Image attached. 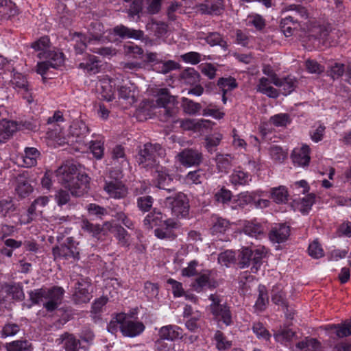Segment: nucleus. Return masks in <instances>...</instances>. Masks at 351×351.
I'll return each mask as SVG.
<instances>
[{
	"label": "nucleus",
	"mask_w": 351,
	"mask_h": 351,
	"mask_svg": "<svg viewBox=\"0 0 351 351\" xmlns=\"http://www.w3.org/2000/svg\"><path fill=\"white\" fill-rule=\"evenodd\" d=\"M289 234V226L284 223H280L271 228L269 237L273 243H281L287 240Z\"/></svg>",
	"instance_id": "21"
},
{
	"label": "nucleus",
	"mask_w": 351,
	"mask_h": 351,
	"mask_svg": "<svg viewBox=\"0 0 351 351\" xmlns=\"http://www.w3.org/2000/svg\"><path fill=\"white\" fill-rule=\"evenodd\" d=\"M274 84L281 88L283 95H288L294 90L296 80L290 76L284 78L278 77L274 81Z\"/></svg>",
	"instance_id": "34"
},
{
	"label": "nucleus",
	"mask_w": 351,
	"mask_h": 351,
	"mask_svg": "<svg viewBox=\"0 0 351 351\" xmlns=\"http://www.w3.org/2000/svg\"><path fill=\"white\" fill-rule=\"evenodd\" d=\"M252 330L258 339L269 341L271 338V334L261 322H254L252 324Z\"/></svg>",
	"instance_id": "56"
},
{
	"label": "nucleus",
	"mask_w": 351,
	"mask_h": 351,
	"mask_svg": "<svg viewBox=\"0 0 351 351\" xmlns=\"http://www.w3.org/2000/svg\"><path fill=\"white\" fill-rule=\"evenodd\" d=\"M315 195L314 194H309L300 199V210L303 213H308L313 204L315 203Z\"/></svg>",
	"instance_id": "63"
},
{
	"label": "nucleus",
	"mask_w": 351,
	"mask_h": 351,
	"mask_svg": "<svg viewBox=\"0 0 351 351\" xmlns=\"http://www.w3.org/2000/svg\"><path fill=\"white\" fill-rule=\"evenodd\" d=\"M49 197L47 196H40L36 198L30 205L27 210L29 219L28 221H32V217L36 215L37 213H42L43 208L49 204Z\"/></svg>",
	"instance_id": "31"
},
{
	"label": "nucleus",
	"mask_w": 351,
	"mask_h": 351,
	"mask_svg": "<svg viewBox=\"0 0 351 351\" xmlns=\"http://www.w3.org/2000/svg\"><path fill=\"white\" fill-rule=\"evenodd\" d=\"M326 330L333 332L339 338H343L351 335V322H345L338 324H329Z\"/></svg>",
	"instance_id": "30"
},
{
	"label": "nucleus",
	"mask_w": 351,
	"mask_h": 351,
	"mask_svg": "<svg viewBox=\"0 0 351 351\" xmlns=\"http://www.w3.org/2000/svg\"><path fill=\"white\" fill-rule=\"evenodd\" d=\"M166 202L170 204L171 211L177 217H186L189 213V199L183 193H178L173 197H168Z\"/></svg>",
	"instance_id": "10"
},
{
	"label": "nucleus",
	"mask_w": 351,
	"mask_h": 351,
	"mask_svg": "<svg viewBox=\"0 0 351 351\" xmlns=\"http://www.w3.org/2000/svg\"><path fill=\"white\" fill-rule=\"evenodd\" d=\"M285 292L279 286L274 287L271 290V301L276 305L284 307L288 311V306Z\"/></svg>",
	"instance_id": "45"
},
{
	"label": "nucleus",
	"mask_w": 351,
	"mask_h": 351,
	"mask_svg": "<svg viewBox=\"0 0 351 351\" xmlns=\"http://www.w3.org/2000/svg\"><path fill=\"white\" fill-rule=\"evenodd\" d=\"M294 336L295 332L286 328H280L274 334L275 340L282 344H287V343L290 342Z\"/></svg>",
	"instance_id": "44"
},
{
	"label": "nucleus",
	"mask_w": 351,
	"mask_h": 351,
	"mask_svg": "<svg viewBox=\"0 0 351 351\" xmlns=\"http://www.w3.org/2000/svg\"><path fill=\"white\" fill-rule=\"evenodd\" d=\"M89 132L88 127L82 120L75 119L69 127V137L73 138L72 142L82 143Z\"/></svg>",
	"instance_id": "15"
},
{
	"label": "nucleus",
	"mask_w": 351,
	"mask_h": 351,
	"mask_svg": "<svg viewBox=\"0 0 351 351\" xmlns=\"http://www.w3.org/2000/svg\"><path fill=\"white\" fill-rule=\"evenodd\" d=\"M114 231L118 243L122 247H128L130 245V235L128 231L121 226H115Z\"/></svg>",
	"instance_id": "42"
},
{
	"label": "nucleus",
	"mask_w": 351,
	"mask_h": 351,
	"mask_svg": "<svg viewBox=\"0 0 351 351\" xmlns=\"http://www.w3.org/2000/svg\"><path fill=\"white\" fill-rule=\"evenodd\" d=\"M125 313H118L115 317H112L108 325V330L111 333H116L119 330L121 331V326Z\"/></svg>",
	"instance_id": "54"
},
{
	"label": "nucleus",
	"mask_w": 351,
	"mask_h": 351,
	"mask_svg": "<svg viewBox=\"0 0 351 351\" xmlns=\"http://www.w3.org/2000/svg\"><path fill=\"white\" fill-rule=\"evenodd\" d=\"M197 10L203 14H220L223 10V0H206L197 6Z\"/></svg>",
	"instance_id": "20"
},
{
	"label": "nucleus",
	"mask_w": 351,
	"mask_h": 351,
	"mask_svg": "<svg viewBox=\"0 0 351 351\" xmlns=\"http://www.w3.org/2000/svg\"><path fill=\"white\" fill-rule=\"evenodd\" d=\"M89 148L97 159H101L104 156V143L101 141H90Z\"/></svg>",
	"instance_id": "62"
},
{
	"label": "nucleus",
	"mask_w": 351,
	"mask_h": 351,
	"mask_svg": "<svg viewBox=\"0 0 351 351\" xmlns=\"http://www.w3.org/2000/svg\"><path fill=\"white\" fill-rule=\"evenodd\" d=\"M339 31L330 26L320 25L315 27L310 36L315 38L323 46L328 47L337 44L339 38Z\"/></svg>",
	"instance_id": "6"
},
{
	"label": "nucleus",
	"mask_w": 351,
	"mask_h": 351,
	"mask_svg": "<svg viewBox=\"0 0 351 351\" xmlns=\"http://www.w3.org/2000/svg\"><path fill=\"white\" fill-rule=\"evenodd\" d=\"M205 173L204 170L198 169L195 171H189L185 176V182L188 184H201L204 178Z\"/></svg>",
	"instance_id": "51"
},
{
	"label": "nucleus",
	"mask_w": 351,
	"mask_h": 351,
	"mask_svg": "<svg viewBox=\"0 0 351 351\" xmlns=\"http://www.w3.org/2000/svg\"><path fill=\"white\" fill-rule=\"evenodd\" d=\"M180 77L183 83L194 85L199 82L200 75L194 68H187L182 72Z\"/></svg>",
	"instance_id": "39"
},
{
	"label": "nucleus",
	"mask_w": 351,
	"mask_h": 351,
	"mask_svg": "<svg viewBox=\"0 0 351 351\" xmlns=\"http://www.w3.org/2000/svg\"><path fill=\"white\" fill-rule=\"evenodd\" d=\"M144 62L149 65L154 71L167 74L179 68V64L174 60H165L160 53L147 51L144 54Z\"/></svg>",
	"instance_id": "4"
},
{
	"label": "nucleus",
	"mask_w": 351,
	"mask_h": 351,
	"mask_svg": "<svg viewBox=\"0 0 351 351\" xmlns=\"http://www.w3.org/2000/svg\"><path fill=\"white\" fill-rule=\"evenodd\" d=\"M161 340L175 341L182 338V329L177 325H167L161 327L158 331Z\"/></svg>",
	"instance_id": "19"
},
{
	"label": "nucleus",
	"mask_w": 351,
	"mask_h": 351,
	"mask_svg": "<svg viewBox=\"0 0 351 351\" xmlns=\"http://www.w3.org/2000/svg\"><path fill=\"white\" fill-rule=\"evenodd\" d=\"M52 254L55 260L72 259L76 261L80 258V251L71 237L66 239V243L53 247Z\"/></svg>",
	"instance_id": "7"
},
{
	"label": "nucleus",
	"mask_w": 351,
	"mask_h": 351,
	"mask_svg": "<svg viewBox=\"0 0 351 351\" xmlns=\"http://www.w3.org/2000/svg\"><path fill=\"white\" fill-rule=\"evenodd\" d=\"M222 138L221 134H214L213 135L207 136L205 138L206 145L205 147L209 152L215 151V147H217Z\"/></svg>",
	"instance_id": "59"
},
{
	"label": "nucleus",
	"mask_w": 351,
	"mask_h": 351,
	"mask_svg": "<svg viewBox=\"0 0 351 351\" xmlns=\"http://www.w3.org/2000/svg\"><path fill=\"white\" fill-rule=\"evenodd\" d=\"M289 193L285 186L274 187L270 190V197L276 204L285 203L288 200Z\"/></svg>",
	"instance_id": "38"
},
{
	"label": "nucleus",
	"mask_w": 351,
	"mask_h": 351,
	"mask_svg": "<svg viewBox=\"0 0 351 351\" xmlns=\"http://www.w3.org/2000/svg\"><path fill=\"white\" fill-rule=\"evenodd\" d=\"M104 191L110 197L114 199H123L128 195V189L119 179L105 180Z\"/></svg>",
	"instance_id": "14"
},
{
	"label": "nucleus",
	"mask_w": 351,
	"mask_h": 351,
	"mask_svg": "<svg viewBox=\"0 0 351 351\" xmlns=\"http://www.w3.org/2000/svg\"><path fill=\"white\" fill-rule=\"evenodd\" d=\"M233 157L230 154H217L216 162L218 169L221 172H227L232 166Z\"/></svg>",
	"instance_id": "48"
},
{
	"label": "nucleus",
	"mask_w": 351,
	"mask_h": 351,
	"mask_svg": "<svg viewBox=\"0 0 351 351\" xmlns=\"http://www.w3.org/2000/svg\"><path fill=\"white\" fill-rule=\"evenodd\" d=\"M64 121L62 113L60 111L55 112L52 117L48 118L47 123L50 125L49 130H51L49 132L51 133V137L60 136L62 131V127L60 124L63 123Z\"/></svg>",
	"instance_id": "27"
},
{
	"label": "nucleus",
	"mask_w": 351,
	"mask_h": 351,
	"mask_svg": "<svg viewBox=\"0 0 351 351\" xmlns=\"http://www.w3.org/2000/svg\"><path fill=\"white\" fill-rule=\"evenodd\" d=\"M219 88L222 93L226 94L237 87L238 84L234 77H221L217 82Z\"/></svg>",
	"instance_id": "46"
},
{
	"label": "nucleus",
	"mask_w": 351,
	"mask_h": 351,
	"mask_svg": "<svg viewBox=\"0 0 351 351\" xmlns=\"http://www.w3.org/2000/svg\"><path fill=\"white\" fill-rule=\"evenodd\" d=\"M38 56L40 59L45 60L37 64V72L42 75L46 74L49 68L56 69L64 62V55L62 52L38 53Z\"/></svg>",
	"instance_id": "8"
},
{
	"label": "nucleus",
	"mask_w": 351,
	"mask_h": 351,
	"mask_svg": "<svg viewBox=\"0 0 351 351\" xmlns=\"http://www.w3.org/2000/svg\"><path fill=\"white\" fill-rule=\"evenodd\" d=\"M181 226L180 223L172 218H167L162 226L154 230V235L159 239L172 241L177 237L176 230Z\"/></svg>",
	"instance_id": "12"
},
{
	"label": "nucleus",
	"mask_w": 351,
	"mask_h": 351,
	"mask_svg": "<svg viewBox=\"0 0 351 351\" xmlns=\"http://www.w3.org/2000/svg\"><path fill=\"white\" fill-rule=\"evenodd\" d=\"M58 182L68 189L73 196L80 197L87 190L89 178L85 173H80L75 165L68 162L56 171Z\"/></svg>",
	"instance_id": "1"
},
{
	"label": "nucleus",
	"mask_w": 351,
	"mask_h": 351,
	"mask_svg": "<svg viewBox=\"0 0 351 351\" xmlns=\"http://www.w3.org/2000/svg\"><path fill=\"white\" fill-rule=\"evenodd\" d=\"M182 105L184 111L189 114H195L202 109V106L199 103L195 102L186 97L182 99Z\"/></svg>",
	"instance_id": "52"
},
{
	"label": "nucleus",
	"mask_w": 351,
	"mask_h": 351,
	"mask_svg": "<svg viewBox=\"0 0 351 351\" xmlns=\"http://www.w3.org/2000/svg\"><path fill=\"white\" fill-rule=\"evenodd\" d=\"M208 299L211 301L209 308L215 318L226 326H230L232 324V313L223 298L217 294H210Z\"/></svg>",
	"instance_id": "5"
},
{
	"label": "nucleus",
	"mask_w": 351,
	"mask_h": 351,
	"mask_svg": "<svg viewBox=\"0 0 351 351\" xmlns=\"http://www.w3.org/2000/svg\"><path fill=\"white\" fill-rule=\"evenodd\" d=\"M112 163L116 165L119 164L121 167H124L128 165L127 161L126 156L125 154L124 147L121 145H116L112 150L111 152Z\"/></svg>",
	"instance_id": "40"
},
{
	"label": "nucleus",
	"mask_w": 351,
	"mask_h": 351,
	"mask_svg": "<svg viewBox=\"0 0 351 351\" xmlns=\"http://www.w3.org/2000/svg\"><path fill=\"white\" fill-rule=\"evenodd\" d=\"M19 331L20 326L19 324L12 322H8L3 326L1 331V336L3 338L12 337L16 335Z\"/></svg>",
	"instance_id": "58"
},
{
	"label": "nucleus",
	"mask_w": 351,
	"mask_h": 351,
	"mask_svg": "<svg viewBox=\"0 0 351 351\" xmlns=\"http://www.w3.org/2000/svg\"><path fill=\"white\" fill-rule=\"evenodd\" d=\"M319 348V343L314 338L306 337L295 345L294 351H317Z\"/></svg>",
	"instance_id": "37"
},
{
	"label": "nucleus",
	"mask_w": 351,
	"mask_h": 351,
	"mask_svg": "<svg viewBox=\"0 0 351 351\" xmlns=\"http://www.w3.org/2000/svg\"><path fill=\"white\" fill-rule=\"evenodd\" d=\"M216 348L219 350H226L232 346V341H228L224 334L220 331L217 330L214 335Z\"/></svg>",
	"instance_id": "53"
},
{
	"label": "nucleus",
	"mask_w": 351,
	"mask_h": 351,
	"mask_svg": "<svg viewBox=\"0 0 351 351\" xmlns=\"http://www.w3.org/2000/svg\"><path fill=\"white\" fill-rule=\"evenodd\" d=\"M21 124L14 121L3 119L0 121V143H5L19 130Z\"/></svg>",
	"instance_id": "22"
},
{
	"label": "nucleus",
	"mask_w": 351,
	"mask_h": 351,
	"mask_svg": "<svg viewBox=\"0 0 351 351\" xmlns=\"http://www.w3.org/2000/svg\"><path fill=\"white\" fill-rule=\"evenodd\" d=\"M263 228L260 223L246 221L244 224L243 232L252 237H258L263 234Z\"/></svg>",
	"instance_id": "47"
},
{
	"label": "nucleus",
	"mask_w": 351,
	"mask_h": 351,
	"mask_svg": "<svg viewBox=\"0 0 351 351\" xmlns=\"http://www.w3.org/2000/svg\"><path fill=\"white\" fill-rule=\"evenodd\" d=\"M154 203V199L150 195L141 196L137 198V207L142 212L150 210Z\"/></svg>",
	"instance_id": "60"
},
{
	"label": "nucleus",
	"mask_w": 351,
	"mask_h": 351,
	"mask_svg": "<svg viewBox=\"0 0 351 351\" xmlns=\"http://www.w3.org/2000/svg\"><path fill=\"white\" fill-rule=\"evenodd\" d=\"M49 38L47 36H43L38 39L37 41L33 43L32 44V47L36 51H40L39 53L55 52L54 51H51L49 49Z\"/></svg>",
	"instance_id": "57"
},
{
	"label": "nucleus",
	"mask_w": 351,
	"mask_h": 351,
	"mask_svg": "<svg viewBox=\"0 0 351 351\" xmlns=\"http://www.w3.org/2000/svg\"><path fill=\"white\" fill-rule=\"evenodd\" d=\"M176 158L184 167H190L200 165L203 160V156L202 152L197 149L186 148L179 152Z\"/></svg>",
	"instance_id": "13"
},
{
	"label": "nucleus",
	"mask_w": 351,
	"mask_h": 351,
	"mask_svg": "<svg viewBox=\"0 0 351 351\" xmlns=\"http://www.w3.org/2000/svg\"><path fill=\"white\" fill-rule=\"evenodd\" d=\"M310 149L308 145H303L300 148L294 149L291 154V158L294 164L298 166L305 167L310 162Z\"/></svg>",
	"instance_id": "26"
},
{
	"label": "nucleus",
	"mask_w": 351,
	"mask_h": 351,
	"mask_svg": "<svg viewBox=\"0 0 351 351\" xmlns=\"http://www.w3.org/2000/svg\"><path fill=\"white\" fill-rule=\"evenodd\" d=\"M14 5L11 1L5 0L0 7V18L8 19L16 13Z\"/></svg>",
	"instance_id": "55"
},
{
	"label": "nucleus",
	"mask_w": 351,
	"mask_h": 351,
	"mask_svg": "<svg viewBox=\"0 0 351 351\" xmlns=\"http://www.w3.org/2000/svg\"><path fill=\"white\" fill-rule=\"evenodd\" d=\"M268 302L269 298L265 287L264 286H259L258 296L254 304L255 309L258 311H263L265 309Z\"/></svg>",
	"instance_id": "49"
},
{
	"label": "nucleus",
	"mask_w": 351,
	"mask_h": 351,
	"mask_svg": "<svg viewBox=\"0 0 351 351\" xmlns=\"http://www.w3.org/2000/svg\"><path fill=\"white\" fill-rule=\"evenodd\" d=\"M79 68L90 75L97 73L100 69L99 60L95 56H88L84 62L79 64Z\"/></svg>",
	"instance_id": "35"
},
{
	"label": "nucleus",
	"mask_w": 351,
	"mask_h": 351,
	"mask_svg": "<svg viewBox=\"0 0 351 351\" xmlns=\"http://www.w3.org/2000/svg\"><path fill=\"white\" fill-rule=\"evenodd\" d=\"M80 227L84 232L96 238H98L99 235L103 231V227L99 224L91 223L86 219L82 220Z\"/></svg>",
	"instance_id": "41"
},
{
	"label": "nucleus",
	"mask_w": 351,
	"mask_h": 351,
	"mask_svg": "<svg viewBox=\"0 0 351 351\" xmlns=\"http://www.w3.org/2000/svg\"><path fill=\"white\" fill-rule=\"evenodd\" d=\"M16 193L21 197H25L32 191V187L27 180L23 178L17 179V184L15 189Z\"/></svg>",
	"instance_id": "50"
},
{
	"label": "nucleus",
	"mask_w": 351,
	"mask_h": 351,
	"mask_svg": "<svg viewBox=\"0 0 351 351\" xmlns=\"http://www.w3.org/2000/svg\"><path fill=\"white\" fill-rule=\"evenodd\" d=\"M90 282L84 280L76 283L75 291L73 295V298L75 303H86L90 300Z\"/></svg>",
	"instance_id": "18"
},
{
	"label": "nucleus",
	"mask_w": 351,
	"mask_h": 351,
	"mask_svg": "<svg viewBox=\"0 0 351 351\" xmlns=\"http://www.w3.org/2000/svg\"><path fill=\"white\" fill-rule=\"evenodd\" d=\"M154 177V183L158 188L167 190L169 192L173 191V189L167 188L170 185L173 179L166 170L163 169L162 167L159 168V167H157V169L155 171Z\"/></svg>",
	"instance_id": "25"
},
{
	"label": "nucleus",
	"mask_w": 351,
	"mask_h": 351,
	"mask_svg": "<svg viewBox=\"0 0 351 351\" xmlns=\"http://www.w3.org/2000/svg\"><path fill=\"white\" fill-rule=\"evenodd\" d=\"M114 34L122 38L141 39L144 33L141 30L129 28L123 25H117L113 29Z\"/></svg>",
	"instance_id": "29"
},
{
	"label": "nucleus",
	"mask_w": 351,
	"mask_h": 351,
	"mask_svg": "<svg viewBox=\"0 0 351 351\" xmlns=\"http://www.w3.org/2000/svg\"><path fill=\"white\" fill-rule=\"evenodd\" d=\"M121 326V332L124 336L134 337L140 335L145 329L142 322L134 321L125 314Z\"/></svg>",
	"instance_id": "17"
},
{
	"label": "nucleus",
	"mask_w": 351,
	"mask_h": 351,
	"mask_svg": "<svg viewBox=\"0 0 351 351\" xmlns=\"http://www.w3.org/2000/svg\"><path fill=\"white\" fill-rule=\"evenodd\" d=\"M263 257V252L258 249L253 250L249 247H243L239 255V267L245 268L252 263L253 266L251 269H255L256 271L261 263Z\"/></svg>",
	"instance_id": "9"
},
{
	"label": "nucleus",
	"mask_w": 351,
	"mask_h": 351,
	"mask_svg": "<svg viewBox=\"0 0 351 351\" xmlns=\"http://www.w3.org/2000/svg\"><path fill=\"white\" fill-rule=\"evenodd\" d=\"M7 351H32V344L27 340H16L6 343Z\"/></svg>",
	"instance_id": "43"
},
{
	"label": "nucleus",
	"mask_w": 351,
	"mask_h": 351,
	"mask_svg": "<svg viewBox=\"0 0 351 351\" xmlns=\"http://www.w3.org/2000/svg\"><path fill=\"white\" fill-rule=\"evenodd\" d=\"M40 156L39 151L34 147H26L24 154L21 156L22 166L29 168L36 165L37 159Z\"/></svg>",
	"instance_id": "33"
},
{
	"label": "nucleus",
	"mask_w": 351,
	"mask_h": 351,
	"mask_svg": "<svg viewBox=\"0 0 351 351\" xmlns=\"http://www.w3.org/2000/svg\"><path fill=\"white\" fill-rule=\"evenodd\" d=\"M10 82L16 90L25 94L23 97L27 99L29 103L32 101V96L29 94V84L23 75L20 73H14Z\"/></svg>",
	"instance_id": "23"
},
{
	"label": "nucleus",
	"mask_w": 351,
	"mask_h": 351,
	"mask_svg": "<svg viewBox=\"0 0 351 351\" xmlns=\"http://www.w3.org/2000/svg\"><path fill=\"white\" fill-rule=\"evenodd\" d=\"M168 217L160 210L154 209L148 214L143 220V226L147 229H152L154 227L159 228L162 226Z\"/></svg>",
	"instance_id": "24"
},
{
	"label": "nucleus",
	"mask_w": 351,
	"mask_h": 351,
	"mask_svg": "<svg viewBox=\"0 0 351 351\" xmlns=\"http://www.w3.org/2000/svg\"><path fill=\"white\" fill-rule=\"evenodd\" d=\"M65 351H79L81 346L80 341L74 335L64 332L58 339Z\"/></svg>",
	"instance_id": "28"
},
{
	"label": "nucleus",
	"mask_w": 351,
	"mask_h": 351,
	"mask_svg": "<svg viewBox=\"0 0 351 351\" xmlns=\"http://www.w3.org/2000/svg\"><path fill=\"white\" fill-rule=\"evenodd\" d=\"M230 228V222L217 215L211 217L210 231L212 234H224Z\"/></svg>",
	"instance_id": "32"
},
{
	"label": "nucleus",
	"mask_w": 351,
	"mask_h": 351,
	"mask_svg": "<svg viewBox=\"0 0 351 351\" xmlns=\"http://www.w3.org/2000/svg\"><path fill=\"white\" fill-rule=\"evenodd\" d=\"M271 121L275 126L282 127L290 123L291 119L288 114H278L271 117Z\"/></svg>",
	"instance_id": "64"
},
{
	"label": "nucleus",
	"mask_w": 351,
	"mask_h": 351,
	"mask_svg": "<svg viewBox=\"0 0 351 351\" xmlns=\"http://www.w3.org/2000/svg\"><path fill=\"white\" fill-rule=\"evenodd\" d=\"M165 149L159 144L146 143L141 148L136 156V161L142 168L158 167V158H164Z\"/></svg>",
	"instance_id": "3"
},
{
	"label": "nucleus",
	"mask_w": 351,
	"mask_h": 351,
	"mask_svg": "<svg viewBox=\"0 0 351 351\" xmlns=\"http://www.w3.org/2000/svg\"><path fill=\"white\" fill-rule=\"evenodd\" d=\"M64 291L62 287L39 289L29 293L30 300L34 304H42L47 311L56 310L61 304Z\"/></svg>",
	"instance_id": "2"
},
{
	"label": "nucleus",
	"mask_w": 351,
	"mask_h": 351,
	"mask_svg": "<svg viewBox=\"0 0 351 351\" xmlns=\"http://www.w3.org/2000/svg\"><path fill=\"white\" fill-rule=\"evenodd\" d=\"M345 71L346 69L343 64L335 62L330 66L328 73L333 80H336L341 77Z\"/></svg>",
	"instance_id": "61"
},
{
	"label": "nucleus",
	"mask_w": 351,
	"mask_h": 351,
	"mask_svg": "<svg viewBox=\"0 0 351 351\" xmlns=\"http://www.w3.org/2000/svg\"><path fill=\"white\" fill-rule=\"evenodd\" d=\"M173 101L174 98L169 95L167 88H161L157 93L156 95V104H154V106L163 108V121H167L169 118L172 117L175 114V108L170 106L173 103Z\"/></svg>",
	"instance_id": "11"
},
{
	"label": "nucleus",
	"mask_w": 351,
	"mask_h": 351,
	"mask_svg": "<svg viewBox=\"0 0 351 351\" xmlns=\"http://www.w3.org/2000/svg\"><path fill=\"white\" fill-rule=\"evenodd\" d=\"M212 270H204L199 274L192 286L193 289L199 293L206 288L214 289L217 287V282L213 276Z\"/></svg>",
	"instance_id": "16"
},
{
	"label": "nucleus",
	"mask_w": 351,
	"mask_h": 351,
	"mask_svg": "<svg viewBox=\"0 0 351 351\" xmlns=\"http://www.w3.org/2000/svg\"><path fill=\"white\" fill-rule=\"evenodd\" d=\"M251 176L240 169H234L230 176V182L237 185H245L251 181Z\"/></svg>",
	"instance_id": "36"
}]
</instances>
